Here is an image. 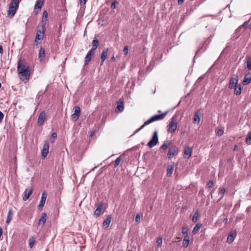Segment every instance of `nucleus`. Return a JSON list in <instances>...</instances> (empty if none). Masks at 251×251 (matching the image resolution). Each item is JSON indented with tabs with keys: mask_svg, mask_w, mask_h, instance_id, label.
<instances>
[{
	"mask_svg": "<svg viewBox=\"0 0 251 251\" xmlns=\"http://www.w3.org/2000/svg\"><path fill=\"white\" fill-rule=\"evenodd\" d=\"M128 251H131V250H129Z\"/></svg>",
	"mask_w": 251,
	"mask_h": 251,
	"instance_id": "nucleus-60",
	"label": "nucleus"
},
{
	"mask_svg": "<svg viewBox=\"0 0 251 251\" xmlns=\"http://www.w3.org/2000/svg\"><path fill=\"white\" fill-rule=\"evenodd\" d=\"M158 142L157 131H155L152 136L151 140L148 142L147 146L151 148L155 146Z\"/></svg>",
	"mask_w": 251,
	"mask_h": 251,
	"instance_id": "nucleus-5",
	"label": "nucleus"
},
{
	"mask_svg": "<svg viewBox=\"0 0 251 251\" xmlns=\"http://www.w3.org/2000/svg\"><path fill=\"white\" fill-rule=\"evenodd\" d=\"M87 0H80V4L81 5H84L86 3Z\"/></svg>",
	"mask_w": 251,
	"mask_h": 251,
	"instance_id": "nucleus-51",
	"label": "nucleus"
},
{
	"mask_svg": "<svg viewBox=\"0 0 251 251\" xmlns=\"http://www.w3.org/2000/svg\"><path fill=\"white\" fill-rule=\"evenodd\" d=\"M48 21V14L46 10L44 11L43 13V16L42 18V25H44L45 26L46 24H47Z\"/></svg>",
	"mask_w": 251,
	"mask_h": 251,
	"instance_id": "nucleus-21",
	"label": "nucleus"
},
{
	"mask_svg": "<svg viewBox=\"0 0 251 251\" xmlns=\"http://www.w3.org/2000/svg\"><path fill=\"white\" fill-rule=\"evenodd\" d=\"M238 149V146L237 145H235L233 148V151H235Z\"/></svg>",
	"mask_w": 251,
	"mask_h": 251,
	"instance_id": "nucleus-58",
	"label": "nucleus"
},
{
	"mask_svg": "<svg viewBox=\"0 0 251 251\" xmlns=\"http://www.w3.org/2000/svg\"><path fill=\"white\" fill-rule=\"evenodd\" d=\"M44 4V0H37L36 3L34 6V10L35 12H38L41 10L42 7Z\"/></svg>",
	"mask_w": 251,
	"mask_h": 251,
	"instance_id": "nucleus-17",
	"label": "nucleus"
},
{
	"mask_svg": "<svg viewBox=\"0 0 251 251\" xmlns=\"http://www.w3.org/2000/svg\"><path fill=\"white\" fill-rule=\"evenodd\" d=\"M233 89H234V93L235 95H239L241 94L242 88L240 84L238 85Z\"/></svg>",
	"mask_w": 251,
	"mask_h": 251,
	"instance_id": "nucleus-28",
	"label": "nucleus"
},
{
	"mask_svg": "<svg viewBox=\"0 0 251 251\" xmlns=\"http://www.w3.org/2000/svg\"><path fill=\"white\" fill-rule=\"evenodd\" d=\"M105 61V60H103L102 59H101V62H100V65L102 66L103 64V62Z\"/></svg>",
	"mask_w": 251,
	"mask_h": 251,
	"instance_id": "nucleus-57",
	"label": "nucleus"
},
{
	"mask_svg": "<svg viewBox=\"0 0 251 251\" xmlns=\"http://www.w3.org/2000/svg\"><path fill=\"white\" fill-rule=\"evenodd\" d=\"M45 58V50L43 47H41L39 52V58L41 61Z\"/></svg>",
	"mask_w": 251,
	"mask_h": 251,
	"instance_id": "nucleus-25",
	"label": "nucleus"
},
{
	"mask_svg": "<svg viewBox=\"0 0 251 251\" xmlns=\"http://www.w3.org/2000/svg\"><path fill=\"white\" fill-rule=\"evenodd\" d=\"M17 71L20 79L26 82L29 79L30 71L29 66L24 65L22 61H19L17 67Z\"/></svg>",
	"mask_w": 251,
	"mask_h": 251,
	"instance_id": "nucleus-1",
	"label": "nucleus"
},
{
	"mask_svg": "<svg viewBox=\"0 0 251 251\" xmlns=\"http://www.w3.org/2000/svg\"><path fill=\"white\" fill-rule=\"evenodd\" d=\"M227 222H228V219L226 218L224 219L223 220V222L225 223V224H226L227 223Z\"/></svg>",
	"mask_w": 251,
	"mask_h": 251,
	"instance_id": "nucleus-55",
	"label": "nucleus"
},
{
	"mask_svg": "<svg viewBox=\"0 0 251 251\" xmlns=\"http://www.w3.org/2000/svg\"><path fill=\"white\" fill-rule=\"evenodd\" d=\"M92 48L91 49L93 51H95L99 45V41L98 39H94L92 42Z\"/></svg>",
	"mask_w": 251,
	"mask_h": 251,
	"instance_id": "nucleus-26",
	"label": "nucleus"
},
{
	"mask_svg": "<svg viewBox=\"0 0 251 251\" xmlns=\"http://www.w3.org/2000/svg\"><path fill=\"white\" fill-rule=\"evenodd\" d=\"M184 0H177V3L178 4H181L183 3Z\"/></svg>",
	"mask_w": 251,
	"mask_h": 251,
	"instance_id": "nucleus-54",
	"label": "nucleus"
},
{
	"mask_svg": "<svg viewBox=\"0 0 251 251\" xmlns=\"http://www.w3.org/2000/svg\"><path fill=\"white\" fill-rule=\"evenodd\" d=\"M109 49L108 48H104L101 54V59L103 60H105L107 57V55L108 53Z\"/></svg>",
	"mask_w": 251,
	"mask_h": 251,
	"instance_id": "nucleus-27",
	"label": "nucleus"
},
{
	"mask_svg": "<svg viewBox=\"0 0 251 251\" xmlns=\"http://www.w3.org/2000/svg\"><path fill=\"white\" fill-rule=\"evenodd\" d=\"M128 47L127 46H126L123 50V51L125 54H127L128 53Z\"/></svg>",
	"mask_w": 251,
	"mask_h": 251,
	"instance_id": "nucleus-48",
	"label": "nucleus"
},
{
	"mask_svg": "<svg viewBox=\"0 0 251 251\" xmlns=\"http://www.w3.org/2000/svg\"><path fill=\"white\" fill-rule=\"evenodd\" d=\"M122 160L121 156H119L116 158L115 161L114 167L116 168L120 164Z\"/></svg>",
	"mask_w": 251,
	"mask_h": 251,
	"instance_id": "nucleus-40",
	"label": "nucleus"
},
{
	"mask_svg": "<svg viewBox=\"0 0 251 251\" xmlns=\"http://www.w3.org/2000/svg\"><path fill=\"white\" fill-rule=\"evenodd\" d=\"M49 142L46 141H45L42 150V156L43 158H45L49 152Z\"/></svg>",
	"mask_w": 251,
	"mask_h": 251,
	"instance_id": "nucleus-10",
	"label": "nucleus"
},
{
	"mask_svg": "<svg viewBox=\"0 0 251 251\" xmlns=\"http://www.w3.org/2000/svg\"><path fill=\"white\" fill-rule=\"evenodd\" d=\"M117 3V1L116 0H114L111 4V8L112 9H115L116 8Z\"/></svg>",
	"mask_w": 251,
	"mask_h": 251,
	"instance_id": "nucleus-47",
	"label": "nucleus"
},
{
	"mask_svg": "<svg viewBox=\"0 0 251 251\" xmlns=\"http://www.w3.org/2000/svg\"><path fill=\"white\" fill-rule=\"evenodd\" d=\"M189 238L190 237L188 234L185 235L182 242V246L183 247L187 248L190 242Z\"/></svg>",
	"mask_w": 251,
	"mask_h": 251,
	"instance_id": "nucleus-24",
	"label": "nucleus"
},
{
	"mask_svg": "<svg viewBox=\"0 0 251 251\" xmlns=\"http://www.w3.org/2000/svg\"><path fill=\"white\" fill-rule=\"evenodd\" d=\"M171 141L169 140L164 141L163 144L160 147V149H162L163 150H166L168 148V146L171 144Z\"/></svg>",
	"mask_w": 251,
	"mask_h": 251,
	"instance_id": "nucleus-30",
	"label": "nucleus"
},
{
	"mask_svg": "<svg viewBox=\"0 0 251 251\" xmlns=\"http://www.w3.org/2000/svg\"><path fill=\"white\" fill-rule=\"evenodd\" d=\"M110 60H111V61L112 62H114V61H115L116 58H115V57H114V55L112 56V57L111 58Z\"/></svg>",
	"mask_w": 251,
	"mask_h": 251,
	"instance_id": "nucleus-53",
	"label": "nucleus"
},
{
	"mask_svg": "<svg viewBox=\"0 0 251 251\" xmlns=\"http://www.w3.org/2000/svg\"><path fill=\"white\" fill-rule=\"evenodd\" d=\"M46 220H47V215L45 213H43L42 214V216H41L40 219H39V224H40L42 223V225H44L45 224Z\"/></svg>",
	"mask_w": 251,
	"mask_h": 251,
	"instance_id": "nucleus-29",
	"label": "nucleus"
},
{
	"mask_svg": "<svg viewBox=\"0 0 251 251\" xmlns=\"http://www.w3.org/2000/svg\"><path fill=\"white\" fill-rule=\"evenodd\" d=\"M41 26L42 29H38L36 32L34 41L36 45L41 43L44 38L46 27L44 25Z\"/></svg>",
	"mask_w": 251,
	"mask_h": 251,
	"instance_id": "nucleus-3",
	"label": "nucleus"
},
{
	"mask_svg": "<svg viewBox=\"0 0 251 251\" xmlns=\"http://www.w3.org/2000/svg\"><path fill=\"white\" fill-rule=\"evenodd\" d=\"M35 238L33 236H32L31 237H30L29 239V248H32L33 247V246L35 244Z\"/></svg>",
	"mask_w": 251,
	"mask_h": 251,
	"instance_id": "nucleus-36",
	"label": "nucleus"
},
{
	"mask_svg": "<svg viewBox=\"0 0 251 251\" xmlns=\"http://www.w3.org/2000/svg\"><path fill=\"white\" fill-rule=\"evenodd\" d=\"M199 216V211H197L196 212H195V213L192 217V221L194 223L196 222L198 220Z\"/></svg>",
	"mask_w": 251,
	"mask_h": 251,
	"instance_id": "nucleus-38",
	"label": "nucleus"
},
{
	"mask_svg": "<svg viewBox=\"0 0 251 251\" xmlns=\"http://www.w3.org/2000/svg\"><path fill=\"white\" fill-rule=\"evenodd\" d=\"M33 190L31 188H26L24 192V195L23 200L24 201H26L32 193Z\"/></svg>",
	"mask_w": 251,
	"mask_h": 251,
	"instance_id": "nucleus-16",
	"label": "nucleus"
},
{
	"mask_svg": "<svg viewBox=\"0 0 251 251\" xmlns=\"http://www.w3.org/2000/svg\"><path fill=\"white\" fill-rule=\"evenodd\" d=\"M206 185L208 188H211L213 186V181L212 180H209Z\"/></svg>",
	"mask_w": 251,
	"mask_h": 251,
	"instance_id": "nucleus-43",
	"label": "nucleus"
},
{
	"mask_svg": "<svg viewBox=\"0 0 251 251\" xmlns=\"http://www.w3.org/2000/svg\"><path fill=\"white\" fill-rule=\"evenodd\" d=\"M46 199H47V194L45 192H44L42 194L41 199L40 203L38 206L39 210H42L43 207L45 203Z\"/></svg>",
	"mask_w": 251,
	"mask_h": 251,
	"instance_id": "nucleus-11",
	"label": "nucleus"
},
{
	"mask_svg": "<svg viewBox=\"0 0 251 251\" xmlns=\"http://www.w3.org/2000/svg\"><path fill=\"white\" fill-rule=\"evenodd\" d=\"M158 113H160V112H161V111H160V110H158Z\"/></svg>",
	"mask_w": 251,
	"mask_h": 251,
	"instance_id": "nucleus-59",
	"label": "nucleus"
},
{
	"mask_svg": "<svg viewBox=\"0 0 251 251\" xmlns=\"http://www.w3.org/2000/svg\"><path fill=\"white\" fill-rule=\"evenodd\" d=\"M174 170V166L173 165H169L167 167V175L168 176H170L172 175Z\"/></svg>",
	"mask_w": 251,
	"mask_h": 251,
	"instance_id": "nucleus-32",
	"label": "nucleus"
},
{
	"mask_svg": "<svg viewBox=\"0 0 251 251\" xmlns=\"http://www.w3.org/2000/svg\"><path fill=\"white\" fill-rule=\"evenodd\" d=\"M117 108L120 112H122L124 110V105L123 101H118Z\"/></svg>",
	"mask_w": 251,
	"mask_h": 251,
	"instance_id": "nucleus-33",
	"label": "nucleus"
},
{
	"mask_svg": "<svg viewBox=\"0 0 251 251\" xmlns=\"http://www.w3.org/2000/svg\"><path fill=\"white\" fill-rule=\"evenodd\" d=\"M46 114L45 111H43L40 114L38 118V124L39 125H42L43 124L46 118Z\"/></svg>",
	"mask_w": 251,
	"mask_h": 251,
	"instance_id": "nucleus-19",
	"label": "nucleus"
},
{
	"mask_svg": "<svg viewBox=\"0 0 251 251\" xmlns=\"http://www.w3.org/2000/svg\"><path fill=\"white\" fill-rule=\"evenodd\" d=\"M188 228L186 226H183L182 228L181 232L183 234H187Z\"/></svg>",
	"mask_w": 251,
	"mask_h": 251,
	"instance_id": "nucleus-42",
	"label": "nucleus"
},
{
	"mask_svg": "<svg viewBox=\"0 0 251 251\" xmlns=\"http://www.w3.org/2000/svg\"><path fill=\"white\" fill-rule=\"evenodd\" d=\"M13 215V213L12 208H10L8 212V214H7V218H6V223L7 225L10 223V222L12 219Z\"/></svg>",
	"mask_w": 251,
	"mask_h": 251,
	"instance_id": "nucleus-23",
	"label": "nucleus"
},
{
	"mask_svg": "<svg viewBox=\"0 0 251 251\" xmlns=\"http://www.w3.org/2000/svg\"><path fill=\"white\" fill-rule=\"evenodd\" d=\"M57 137V135L56 133H55V132L52 133L50 136V137L54 139V140L56 139Z\"/></svg>",
	"mask_w": 251,
	"mask_h": 251,
	"instance_id": "nucleus-49",
	"label": "nucleus"
},
{
	"mask_svg": "<svg viewBox=\"0 0 251 251\" xmlns=\"http://www.w3.org/2000/svg\"><path fill=\"white\" fill-rule=\"evenodd\" d=\"M201 223H198L196 225V226H195V227H194L193 228V230L192 231V233L194 234H196L197 233H198L199 232V231L200 230L201 226Z\"/></svg>",
	"mask_w": 251,
	"mask_h": 251,
	"instance_id": "nucleus-31",
	"label": "nucleus"
},
{
	"mask_svg": "<svg viewBox=\"0 0 251 251\" xmlns=\"http://www.w3.org/2000/svg\"><path fill=\"white\" fill-rule=\"evenodd\" d=\"M193 148L192 147H186L184 149L183 157L185 159H189L192 155Z\"/></svg>",
	"mask_w": 251,
	"mask_h": 251,
	"instance_id": "nucleus-9",
	"label": "nucleus"
},
{
	"mask_svg": "<svg viewBox=\"0 0 251 251\" xmlns=\"http://www.w3.org/2000/svg\"><path fill=\"white\" fill-rule=\"evenodd\" d=\"M201 114L202 113L201 109H199L196 111L193 120V122L194 123H197L198 124H199L201 119L200 117L201 115Z\"/></svg>",
	"mask_w": 251,
	"mask_h": 251,
	"instance_id": "nucleus-15",
	"label": "nucleus"
},
{
	"mask_svg": "<svg viewBox=\"0 0 251 251\" xmlns=\"http://www.w3.org/2000/svg\"><path fill=\"white\" fill-rule=\"evenodd\" d=\"M140 218H141V215L140 214L138 213L136 214V217H135V221L137 223H140Z\"/></svg>",
	"mask_w": 251,
	"mask_h": 251,
	"instance_id": "nucleus-44",
	"label": "nucleus"
},
{
	"mask_svg": "<svg viewBox=\"0 0 251 251\" xmlns=\"http://www.w3.org/2000/svg\"><path fill=\"white\" fill-rule=\"evenodd\" d=\"M249 23H250V21H246L245 22L243 25H242V26L246 28H247L248 27H249L250 28V25H249Z\"/></svg>",
	"mask_w": 251,
	"mask_h": 251,
	"instance_id": "nucleus-46",
	"label": "nucleus"
},
{
	"mask_svg": "<svg viewBox=\"0 0 251 251\" xmlns=\"http://www.w3.org/2000/svg\"><path fill=\"white\" fill-rule=\"evenodd\" d=\"M103 204L102 202L99 203L97 208L94 211V214L97 216H99L101 214V210L103 208Z\"/></svg>",
	"mask_w": 251,
	"mask_h": 251,
	"instance_id": "nucleus-22",
	"label": "nucleus"
},
{
	"mask_svg": "<svg viewBox=\"0 0 251 251\" xmlns=\"http://www.w3.org/2000/svg\"><path fill=\"white\" fill-rule=\"evenodd\" d=\"M3 117V114L0 111V123L2 122Z\"/></svg>",
	"mask_w": 251,
	"mask_h": 251,
	"instance_id": "nucleus-50",
	"label": "nucleus"
},
{
	"mask_svg": "<svg viewBox=\"0 0 251 251\" xmlns=\"http://www.w3.org/2000/svg\"><path fill=\"white\" fill-rule=\"evenodd\" d=\"M246 142L248 145L251 144V132L248 133Z\"/></svg>",
	"mask_w": 251,
	"mask_h": 251,
	"instance_id": "nucleus-39",
	"label": "nucleus"
},
{
	"mask_svg": "<svg viewBox=\"0 0 251 251\" xmlns=\"http://www.w3.org/2000/svg\"><path fill=\"white\" fill-rule=\"evenodd\" d=\"M226 192V190L225 188H222L220 189L219 194L221 195V197L218 201H220L224 196V195Z\"/></svg>",
	"mask_w": 251,
	"mask_h": 251,
	"instance_id": "nucleus-37",
	"label": "nucleus"
},
{
	"mask_svg": "<svg viewBox=\"0 0 251 251\" xmlns=\"http://www.w3.org/2000/svg\"><path fill=\"white\" fill-rule=\"evenodd\" d=\"M19 2V0H11L10 5L18 8Z\"/></svg>",
	"mask_w": 251,
	"mask_h": 251,
	"instance_id": "nucleus-34",
	"label": "nucleus"
},
{
	"mask_svg": "<svg viewBox=\"0 0 251 251\" xmlns=\"http://www.w3.org/2000/svg\"><path fill=\"white\" fill-rule=\"evenodd\" d=\"M236 236L235 232H231L228 235L226 242L229 244L231 243L234 240Z\"/></svg>",
	"mask_w": 251,
	"mask_h": 251,
	"instance_id": "nucleus-20",
	"label": "nucleus"
},
{
	"mask_svg": "<svg viewBox=\"0 0 251 251\" xmlns=\"http://www.w3.org/2000/svg\"><path fill=\"white\" fill-rule=\"evenodd\" d=\"M251 82V73L250 72L246 74L244 79L242 81L243 85H246L250 84Z\"/></svg>",
	"mask_w": 251,
	"mask_h": 251,
	"instance_id": "nucleus-13",
	"label": "nucleus"
},
{
	"mask_svg": "<svg viewBox=\"0 0 251 251\" xmlns=\"http://www.w3.org/2000/svg\"><path fill=\"white\" fill-rule=\"evenodd\" d=\"M95 52L92 50H90L86 55L84 59V65H87L91 61L92 58L94 56Z\"/></svg>",
	"mask_w": 251,
	"mask_h": 251,
	"instance_id": "nucleus-12",
	"label": "nucleus"
},
{
	"mask_svg": "<svg viewBox=\"0 0 251 251\" xmlns=\"http://www.w3.org/2000/svg\"><path fill=\"white\" fill-rule=\"evenodd\" d=\"M224 134V130L222 129H219L217 130L216 134L218 136H222Z\"/></svg>",
	"mask_w": 251,
	"mask_h": 251,
	"instance_id": "nucleus-45",
	"label": "nucleus"
},
{
	"mask_svg": "<svg viewBox=\"0 0 251 251\" xmlns=\"http://www.w3.org/2000/svg\"><path fill=\"white\" fill-rule=\"evenodd\" d=\"M177 122L175 118H172L168 125L167 131L168 133H173L175 132L177 128Z\"/></svg>",
	"mask_w": 251,
	"mask_h": 251,
	"instance_id": "nucleus-4",
	"label": "nucleus"
},
{
	"mask_svg": "<svg viewBox=\"0 0 251 251\" xmlns=\"http://www.w3.org/2000/svg\"><path fill=\"white\" fill-rule=\"evenodd\" d=\"M247 58V68L249 70H251V57L248 56Z\"/></svg>",
	"mask_w": 251,
	"mask_h": 251,
	"instance_id": "nucleus-35",
	"label": "nucleus"
},
{
	"mask_svg": "<svg viewBox=\"0 0 251 251\" xmlns=\"http://www.w3.org/2000/svg\"><path fill=\"white\" fill-rule=\"evenodd\" d=\"M168 113V111H165L164 113L161 114H156L153 116H152L151 118H150L149 120H148L147 121H146L144 124L141 126V127L138 128V129L136 130L134 132V134L137 133L140 130H141L142 129H143L145 126L158 120H162L164 118V117L167 115V114Z\"/></svg>",
	"mask_w": 251,
	"mask_h": 251,
	"instance_id": "nucleus-2",
	"label": "nucleus"
},
{
	"mask_svg": "<svg viewBox=\"0 0 251 251\" xmlns=\"http://www.w3.org/2000/svg\"><path fill=\"white\" fill-rule=\"evenodd\" d=\"M156 243L158 247H160L162 244V238L161 236H159L156 240Z\"/></svg>",
	"mask_w": 251,
	"mask_h": 251,
	"instance_id": "nucleus-41",
	"label": "nucleus"
},
{
	"mask_svg": "<svg viewBox=\"0 0 251 251\" xmlns=\"http://www.w3.org/2000/svg\"><path fill=\"white\" fill-rule=\"evenodd\" d=\"M238 80V76L237 75H234L231 76L229 81V88L232 89L237 86Z\"/></svg>",
	"mask_w": 251,
	"mask_h": 251,
	"instance_id": "nucleus-6",
	"label": "nucleus"
},
{
	"mask_svg": "<svg viewBox=\"0 0 251 251\" xmlns=\"http://www.w3.org/2000/svg\"><path fill=\"white\" fill-rule=\"evenodd\" d=\"M3 50L2 46L0 45V53L2 54L3 53Z\"/></svg>",
	"mask_w": 251,
	"mask_h": 251,
	"instance_id": "nucleus-52",
	"label": "nucleus"
},
{
	"mask_svg": "<svg viewBox=\"0 0 251 251\" xmlns=\"http://www.w3.org/2000/svg\"><path fill=\"white\" fill-rule=\"evenodd\" d=\"M17 9L18 8L14 7L13 6H10L9 5V7L7 13L9 17L10 18L13 17L16 13Z\"/></svg>",
	"mask_w": 251,
	"mask_h": 251,
	"instance_id": "nucleus-18",
	"label": "nucleus"
},
{
	"mask_svg": "<svg viewBox=\"0 0 251 251\" xmlns=\"http://www.w3.org/2000/svg\"><path fill=\"white\" fill-rule=\"evenodd\" d=\"M111 220L112 217L110 215H109L106 217V219L103 222L102 226L105 229H107L109 227V225L111 222Z\"/></svg>",
	"mask_w": 251,
	"mask_h": 251,
	"instance_id": "nucleus-14",
	"label": "nucleus"
},
{
	"mask_svg": "<svg viewBox=\"0 0 251 251\" xmlns=\"http://www.w3.org/2000/svg\"><path fill=\"white\" fill-rule=\"evenodd\" d=\"M94 134V131H91V133L90 134V136L91 137H92Z\"/></svg>",
	"mask_w": 251,
	"mask_h": 251,
	"instance_id": "nucleus-56",
	"label": "nucleus"
},
{
	"mask_svg": "<svg viewBox=\"0 0 251 251\" xmlns=\"http://www.w3.org/2000/svg\"><path fill=\"white\" fill-rule=\"evenodd\" d=\"M74 113L71 115V119L74 121H76L79 118L80 114V109L78 106L74 107Z\"/></svg>",
	"mask_w": 251,
	"mask_h": 251,
	"instance_id": "nucleus-8",
	"label": "nucleus"
},
{
	"mask_svg": "<svg viewBox=\"0 0 251 251\" xmlns=\"http://www.w3.org/2000/svg\"><path fill=\"white\" fill-rule=\"evenodd\" d=\"M178 152V148L176 146H172L169 150L167 153L168 158H172Z\"/></svg>",
	"mask_w": 251,
	"mask_h": 251,
	"instance_id": "nucleus-7",
	"label": "nucleus"
}]
</instances>
